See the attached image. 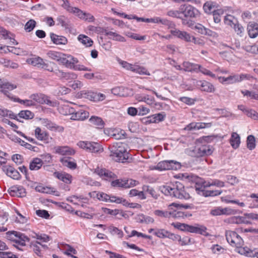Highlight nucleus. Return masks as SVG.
Wrapping results in <instances>:
<instances>
[{"instance_id":"obj_1","label":"nucleus","mask_w":258,"mask_h":258,"mask_svg":"<svg viewBox=\"0 0 258 258\" xmlns=\"http://www.w3.org/2000/svg\"><path fill=\"white\" fill-rule=\"evenodd\" d=\"M161 191L166 196H170L179 199H187L189 197V194L184 190L183 184L178 181L170 185H164Z\"/></svg>"},{"instance_id":"obj_2","label":"nucleus","mask_w":258,"mask_h":258,"mask_svg":"<svg viewBox=\"0 0 258 258\" xmlns=\"http://www.w3.org/2000/svg\"><path fill=\"white\" fill-rule=\"evenodd\" d=\"M110 156L116 162L124 163L128 158V153L122 143H116L111 148Z\"/></svg>"},{"instance_id":"obj_3","label":"nucleus","mask_w":258,"mask_h":258,"mask_svg":"<svg viewBox=\"0 0 258 258\" xmlns=\"http://www.w3.org/2000/svg\"><path fill=\"white\" fill-rule=\"evenodd\" d=\"M225 236L227 242L232 246L240 248L244 244L243 239L235 231H226Z\"/></svg>"},{"instance_id":"obj_4","label":"nucleus","mask_w":258,"mask_h":258,"mask_svg":"<svg viewBox=\"0 0 258 258\" xmlns=\"http://www.w3.org/2000/svg\"><path fill=\"white\" fill-rule=\"evenodd\" d=\"M172 225L175 227H176L182 231H186L191 233H199L203 235L205 234L207 230V228L204 226H195L179 223H176V224L173 223Z\"/></svg>"},{"instance_id":"obj_5","label":"nucleus","mask_w":258,"mask_h":258,"mask_svg":"<svg viewBox=\"0 0 258 258\" xmlns=\"http://www.w3.org/2000/svg\"><path fill=\"white\" fill-rule=\"evenodd\" d=\"M181 16H184L183 19L190 20L191 18H196L199 16V11L192 6L188 4H184L180 6Z\"/></svg>"},{"instance_id":"obj_6","label":"nucleus","mask_w":258,"mask_h":258,"mask_svg":"<svg viewBox=\"0 0 258 258\" xmlns=\"http://www.w3.org/2000/svg\"><path fill=\"white\" fill-rule=\"evenodd\" d=\"M181 165L179 162L174 160H165L159 162L155 169L162 171L166 170H177L180 169Z\"/></svg>"},{"instance_id":"obj_7","label":"nucleus","mask_w":258,"mask_h":258,"mask_svg":"<svg viewBox=\"0 0 258 258\" xmlns=\"http://www.w3.org/2000/svg\"><path fill=\"white\" fill-rule=\"evenodd\" d=\"M206 184H207V183L205 181L203 182L201 185H200L198 183H196L195 188L198 194L202 195L205 197H214L221 194L222 192L221 190H205V188L208 187L205 186Z\"/></svg>"},{"instance_id":"obj_8","label":"nucleus","mask_w":258,"mask_h":258,"mask_svg":"<svg viewBox=\"0 0 258 258\" xmlns=\"http://www.w3.org/2000/svg\"><path fill=\"white\" fill-rule=\"evenodd\" d=\"M78 145L81 148L92 153H101L103 151L102 146L96 142L81 141L78 143Z\"/></svg>"},{"instance_id":"obj_9","label":"nucleus","mask_w":258,"mask_h":258,"mask_svg":"<svg viewBox=\"0 0 258 258\" xmlns=\"http://www.w3.org/2000/svg\"><path fill=\"white\" fill-rule=\"evenodd\" d=\"M212 153V148L210 146L204 145L195 147L191 151V155L199 157L210 155Z\"/></svg>"},{"instance_id":"obj_10","label":"nucleus","mask_w":258,"mask_h":258,"mask_svg":"<svg viewBox=\"0 0 258 258\" xmlns=\"http://www.w3.org/2000/svg\"><path fill=\"white\" fill-rule=\"evenodd\" d=\"M167 15L169 17L177 18L179 19H181L182 20V23L183 25H186L188 27H191L194 25V22L191 20L183 19V18L181 16V10L179 9V11L175 10H170L169 11Z\"/></svg>"},{"instance_id":"obj_11","label":"nucleus","mask_w":258,"mask_h":258,"mask_svg":"<svg viewBox=\"0 0 258 258\" xmlns=\"http://www.w3.org/2000/svg\"><path fill=\"white\" fill-rule=\"evenodd\" d=\"M17 88V85L12 84L4 79H2L0 91L11 99L12 96L9 91L13 90Z\"/></svg>"},{"instance_id":"obj_12","label":"nucleus","mask_w":258,"mask_h":258,"mask_svg":"<svg viewBox=\"0 0 258 258\" xmlns=\"http://www.w3.org/2000/svg\"><path fill=\"white\" fill-rule=\"evenodd\" d=\"M69 112L71 114V119L72 120H84L88 118L89 115L88 111L82 109L73 112V109L70 108Z\"/></svg>"},{"instance_id":"obj_13","label":"nucleus","mask_w":258,"mask_h":258,"mask_svg":"<svg viewBox=\"0 0 258 258\" xmlns=\"http://www.w3.org/2000/svg\"><path fill=\"white\" fill-rule=\"evenodd\" d=\"M197 85L202 91L213 93L215 90V88L212 83L205 80L197 81Z\"/></svg>"},{"instance_id":"obj_14","label":"nucleus","mask_w":258,"mask_h":258,"mask_svg":"<svg viewBox=\"0 0 258 258\" xmlns=\"http://www.w3.org/2000/svg\"><path fill=\"white\" fill-rule=\"evenodd\" d=\"M95 172L105 180L117 178L116 174L106 169L97 168L95 169Z\"/></svg>"},{"instance_id":"obj_15","label":"nucleus","mask_w":258,"mask_h":258,"mask_svg":"<svg viewBox=\"0 0 258 258\" xmlns=\"http://www.w3.org/2000/svg\"><path fill=\"white\" fill-rule=\"evenodd\" d=\"M30 99L35 102L39 103L40 104H50L51 101L48 99L47 97L43 94H33L30 96Z\"/></svg>"},{"instance_id":"obj_16","label":"nucleus","mask_w":258,"mask_h":258,"mask_svg":"<svg viewBox=\"0 0 258 258\" xmlns=\"http://www.w3.org/2000/svg\"><path fill=\"white\" fill-rule=\"evenodd\" d=\"M178 206H179V204L173 203L169 205L166 211L157 210L154 211V214L160 217L170 218L171 214V210L173 209V207H177Z\"/></svg>"},{"instance_id":"obj_17","label":"nucleus","mask_w":258,"mask_h":258,"mask_svg":"<svg viewBox=\"0 0 258 258\" xmlns=\"http://www.w3.org/2000/svg\"><path fill=\"white\" fill-rule=\"evenodd\" d=\"M211 126L212 123L211 122H191L184 127V130L192 131L193 130H200L210 127Z\"/></svg>"},{"instance_id":"obj_18","label":"nucleus","mask_w":258,"mask_h":258,"mask_svg":"<svg viewBox=\"0 0 258 258\" xmlns=\"http://www.w3.org/2000/svg\"><path fill=\"white\" fill-rule=\"evenodd\" d=\"M171 33L186 42H191L192 36L185 31H182L178 29L171 30Z\"/></svg>"},{"instance_id":"obj_19","label":"nucleus","mask_w":258,"mask_h":258,"mask_svg":"<svg viewBox=\"0 0 258 258\" xmlns=\"http://www.w3.org/2000/svg\"><path fill=\"white\" fill-rule=\"evenodd\" d=\"M10 194L12 196L23 197L25 196V189L21 185H15L10 187L9 189Z\"/></svg>"},{"instance_id":"obj_20","label":"nucleus","mask_w":258,"mask_h":258,"mask_svg":"<svg viewBox=\"0 0 258 258\" xmlns=\"http://www.w3.org/2000/svg\"><path fill=\"white\" fill-rule=\"evenodd\" d=\"M35 136L36 138L41 141L48 143L49 140V135L45 131L41 130L39 127H37L35 130Z\"/></svg>"},{"instance_id":"obj_21","label":"nucleus","mask_w":258,"mask_h":258,"mask_svg":"<svg viewBox=\"0 0 258 258\" xmlns=\"http://www.w3.org/2000/svg\"><path fill=\"white\" fill-rule=\"evenodd\" d=\"M0 34L3 36L5 39H8L9 40V43L17 45L18 42L14 39V36L13 34L10 32L4 29L3 28L0 27Z\"/></svg>"},{"instance_id":"obj_22","label":"nucleus","mask_w":258,"mask_h":258,"mask_svg":"<svg viewBox=\"0 0 258 258\" xmlns=\"http://www.w3.org/2000/svg\"><path fill=\"white\" fill-rule=\"evenodd\" d=\"M62 164L71 169H75L77 168V163L75 160L71 157H64L60 159Z\"/></svg>"},{"instance_id":"obj_23","label":"nucleus","mask_w":258,"mask_h":258,"mask_svg":"<svg viewBox=\"0 0 258 258\" xmlns=\"http://www.w3.org/2000/svg\"><path fill=\"white\" fill-rule=\"evenodd\" d=\"M55 150L56 153L61 155H72L75 154V151L68 146L56 147Z\"/></svg>"},{"instance_id":"obj_24","label":"nucleus","mask_w":258,"mask_h":258,"mask_svg":"<svg viewBox=\"0 0 258 258\" xmlns=\"http://www.w3.org/2000/svg\"><path fill=\"white\" fill-rule=\"evenodd\" d=\"M55 74L60 79L66 80L77 78V75L74 73H66L60 70H56Z\"/></svg>"},{"instance_id":"obj_25","label":"nucleus","mask_w":258,"mask_h":258,"mask_svg":"<svg viewBox=\"0 0 258 258\" xmlns=\"http://www.w3.org/2000/svg\"><path fill=\"white\" fill-rule=\"evenodd\" d=\"M248 33L250 37L255 38L258 35V24L250 22L247 25Z\"/></svg>"},{"instance_id":"obj_26","label":"nucleus","mask_w":258,"mask_h":258,"mask_svg":"<svg viewBox=\"0 0 258 258\" xmlns=\"http://www.w3.org/2000/svg\"><path fill=\"white\" fill-rule=\"evenodd\" d=\"M50 38L53 43L56 45H65L68 42L67 39L62 36H59L54 33H50Z\"/></svg>"},{"instance_id":"obj_27","label":"nucleus","mask_w":258,"mask_h":258,"mask_svg":"<svg viewBox=\"0 0 258 258\" xmlns=\"http://www.w3.org/2000/svg\"><path fill=\"white\" fill-rule=\"evenodd\" d=\"M136 98L139 102H145L149 105L156 104L154 98L153 97H150L149 95L144 96L141 95H137Z\"/></svg>"},{"instance_id":"obj_28","label":"nucleus","mask_w":258,"mask_h":258,"mask_svg":"<svg viewBox=\"0 0 258 258\" xmlns=\"http://www.w3.org/2000/svg\"><path fill=\"white\" fill-rule=\"evenodd\" d=\"M229 222L232 224H250L251 222L246 219L245 216H233L229 218Z\"/></svg>"},{"instance_id":"obj_29","label":"nucleus","mask_w":258,"mask_h":258,"mask_svg":"<svg viewBox=\"0 0 258 258\" xmlns=\"http://www.w3.org/2000/svg\"><path fill=\"white\" fill-rule=\"evenodd\" d=\"M183 70L186 72H196L198 71L201 65L196 63H191L188 61H184L182 63Z\"/></svg>"},{"instance_id":"obj_30","label":"nucleus","mask_w":258,"mask_h":258,"mask_svg":"<svg viewBox=\"0 0 258 258\" xmlns=\"http://www.w3.org/2000/svg\"><path fill=\"white\" fill-rule=\"evenodd\" d=\"M79 96L82 98L89 99L91 101H95L97 99L96 93L91 91L83 90L79 93Z\"/></svg>"},{"instance_id":"obj_31","label":"nucleus","mask_w":258,"mask_h":258,"mask_svg":"<svg viewBox=\"0 0 258 258\" xmlns=\"http://www.w3.org/2000/svg\"><path fill=\"white\" fill-rule=\"evenodd\" d=\"M90 123L98 128L102 129L104 126V122L101 117L92 116L89 120Z\"/></svg>"},{"instance_id":"obj_32","label":"nucleus","mask_w":258,"mask_h":258,"mask_svg":"<svg viewBox=\"0 0 258 258\" xmlns=\"http://www.w3.org/2000/svg\"><path fill=\"white\" fill-rule=\"evenodd\" d=\"M217 8V5L215 2L208 1L206 2L203 6L204 12L208 14L213 13V11H216L215 8Z\"/></svg>"},{"instance_id":"obj_33","label":"nucleus","mask_w":258,"mask_h":258,"mask_svg":"<svg viewBox=\"0 0 258 258\" xmlns=\"http://www.w3.org/2000/svg\"><path fill=\"white\" fill-rule=\"evenodd\" d=\"M230 143L232 148L235 149L239 147L240 143V138L237 133L235 132L232 133L230 139Z\"/></svg>"},{"instance_id":"obj_34","label":"nucleus","mask_w":258,"mask_h":258,"mask_svg":"<svg viewBox=\"0 0 258 258\" xmlns=\"http://www.w3.org/2000/svg\"><path fill=\"white\" fill-rule=\"evenodd\" d=\"M16 234H17V238L15 241L16 243L21 246H25L26 245V242H29L30 241L29 238L23 233L18 232V233Z\"/></svg>"},{"instance_id":"obj_35","label":"nucleus","mask_w":258,"mask_h":258,"mask_svg":"<svg viewBox=\"0 0 258 258\" xmlns=\"http://www.w3.org/2000/svg\"><path fill=\"white\" fill-rule=\"evenodd\" d=\"M42 160L38 158H35L30 163L29 169L31 170H38L42 167Z\"/></svg>"},{"instance_id":"obj_36","label":"nucleus","mask_w":258,"mask_h":258,"mask_svg":"<svg viewBox=\"0 0 258 258\" xmlns=\"http://www.w3.org/2000/svg\"><path fill=\"white\" fill-rule=\"evenodd\" d=\"M127 90H128L127 88L123 87H116L112 89L111 92L115 95L125 97L128 95V94L125 92Z\"/></svg>"},{"instance_id":"obj_37","label":"nucleus","mask_w":258,"mask_h":258,"mask_svg":"<svg viewBox=\"0 0 258 258\" xmlns=\"http://www.w3.org/2000/svg\"><path fill=\"white\" fill-rule=\"evenodd\" d=\"M105 35L108 36L109 39H111L120 42H124L125 41L124 38L123 37L115 32L111 31L105 30Z\"/></svg>"},{"instance_id":"obj_38","label":"nucleus","mask_w":258,"mask_h":258,"mask_svg":"<svg viewBox=\"0 0 258 258\" xmlns=\"http://www.w3.org/2000/svg\"><path fill=\"white\" fill-rule=\"evenodd\" d=\"M179 207H180V206L179 204V206H178L177 207H173V209L171 210V218H180L187 216V215L185 214L184 212L180 210V209L179 208Z\"/></svg>"},{"instance_id":"obj_39","label":"nucleus","mask_w":258,"mask_h":258,"mask_svg":"<svg viewBox=\"0 0 258 258\" xmlns=\"http://www.w3.org/2000/svg\"><path fill=\"white\" fill-rule=\"evenodd\" d=\"M29 62L34 66H37L42 68H45L47 64L44 62L43 59L40 57H35L30 58Z\"/></svg>"},{"instance_id":"obj_40","label":"nucleus","mask_w":258,"mask_h":258,"mask_svg":"<svg viewBox=\"0 0 258 258\" xmlns=\"http://www.w3.org/2000/svg\"><path fill=\"white\" fill-rule=\"evenodd\" d=\"M6 173L8 176L14 179L18 180L21 177L19 172L12 166H9L7 168Z\"/></svg>"},{"instance_id":"obj_41","label":"nucleus","mask_w":258,"mask_h":258,"mask_svg":"<svg viewBox=\"0 0 258 258\" xmlns=\"http://www.w3.org/2000/svg\"><path fill=\"white\" fill-rule=\"evenodd\" d=\"M47 54L49 57L53 60H56L59 63L60 62L63 56H65L64 54L53 51H49L47 52Z\"/></svg>"},{"instance_id":"obj_42","label":"nucleus","mask_w":258,"mask_h":258,"mask_svg":"<svg viewBox=\"0 0 258 258\" xmlns=\"http://www.w3.org/2000/svg\"><path fill=\"white\" fill-rule=\"evenodd\" d=\"M78 39L81 43L87 47L92 46L93 43L90 38L83 34L79 35L78 37Z\"/></svg>"},{"instance_id":"obj_43","label":"nucleus","mask_w":258,"mask_h":258,"mask_svg":"<svg viewBox=\"0 0 258 258\" xmlns=\"http://www.w3.org/2000/svg\"><path fill=\"white\" fill-rule=\"evenodd\" d=\"M56 177L60 180L66 183H71L72 176L69 174L65 173L55 172Z\"/></svg>"},{"instance_id":"obj_44","label":"nucleus","mask_w":258,"mask_h":258,"mask_svg":"<svg viewBox=\"0 0 258 258\" xmlns=\"http://www.w3.org/2000/svg\"><path fill=\"white\" fill-rule=\"evenodd\" d=\"M115 196L108 195L104 192H99L97 194V198L100 201L106 202H110L113 203L114 201H112V198H115Z\"/></svg>"},{"instance_id":"obj_45","label":"nucleus","mask_w":258,"mask_h":258,"mask_svg":"<svg viewBox=\"0 0 258 258\" xmlns=\"http://www.w3.org/2000/svg\"><path fill=\"white\" fill-rule=\"evenodd\" d=\"M0 115L2 116H8L12 119L17 118V115L12 111L7 110L1 106H0Z\"/></svg>"},{"instance_id":"obj_46","label":"nucleus","mask_w":258,"mask_h":258,"mask_svg":"<svg viewBox=\"0 0 258 258\" xmlns=\"http://www.w3.org/2000/svg\"><path fill=\"white\" fill-rule=\"evenodd\" d=\"M11 99L14 100L15 102H19L22 104H23L27 106H31L35 105V103L33 100L30 99L22 100L19 98H14L12 97Z\"/></svg>"},{"instance_id":"obj_47","label":"nucleus","mask_w":258,"mask_h":258,"mask_svg":"<svg viewBox=\"0 0 258 258\" xmlns=\"http://www.w3.org/2000/svg\"><path fill=\"white\" fill-rule=\"evenodd\" d=\"M143 190L145 192L150 194L153 198L156 199L158 198V195L154 189L147 185H144L142 187Z\"/></svg>"},{"instance_id":"obj_48","label":"nucleus","mask_w":258,"mask_h":258,"mask_svg":"<svg viewBox=\"0 0 258 258\" xmlns=\"http://www.w3.org/2000/svg\"><path fill=\"white\" fill-rule=\"evenodd\" d=\"M237 22V20L230 15H227L224 18V23L227 25L233 27L234 25Z\"/></svg>"},{"instance_id":"obj_49","label":"nucleus","mask_w":258,"mask_h":258,"mask_svg":"<svg viewBox=\"0 0 258 258\" xmlns=\"http://www.w3.org/2000/svg\"><path fill=\"white\" fill-rule=\"evenodd\" d=\"M247 147L250 150H252L255 147V138L252 135H249L247 138Z\"/></svg>"},{"instance_id":"obj_50","label":"nucleus","mask_w":258,"mask_h":258,"mask_svg":"<svg viewBox=\"0 0 258 258\" xmlns=\"http://www.w3.org/2000/svg\"><path fill=\"white\" fill-rule=\"evenodd\" d=\"M36 25V21L33 19H30L26 23L24 29L26 32H30L34 29Z\"/></svg>"},{"instance_id":"obj_51","label":"nucleus","mask_w":258,"mask_h":258,"mask_svg":"<svg viewBox=\"0 0 258 258\" xmlns=\"http://www.w3.org/2000/svg\"><path fill=\"white\" fill-rule=\"evenodd\" d=\"M18 115L20 118L26 119H31L34 117V114L29 110H22L19 112Z\"/></svg>"},{"instance_id":"obj_52","label":"nucleus","mask_w":258,"mask_h":258,"mask_svg":"<svg viewBox=\"0 0 258 258\" xmlns=\"http://www.w3.org/2000/svg\"><path fill=\"white\" fill-rule=\"evenodd\" d=\"M206 186H215L218 187H223L225 186V182L223 181L220 180L219 179H213L212 180L211 182H208Z\"/></svg>"},{"instance_id":"obj_53","label":"nucleus","mask_w":258,"mask_h":258,"mask_svg":"<svg viewBox=\"0 0 258 258\" xmlns=\"http://www.w3.org/2000/svg\"><path fill=\"white\" fill-rule=\"evenodd\" d=\"M224 14V11L222 9H217L213 11V19L216 23H219L221 21V16Z\"/></svg>"},{"instance_id":"obj_54","label":"nucleus","mask_w":258,"mask_h":258,"mask_svg":"<svg viewBox=\"0 0 258 258\" xmlns=\"http://www.w3.org/2000/svg\"><path fill=\"white\" fill-rule=\"evenodd\" d=\"M35 189L38 192L46 194H51L54 191L52 188L47 186H44L41 185H37L35 187Z\"/></svg>"},{"instance_id":"obj_55","label":"nucleus","mask_w":258,"mask_h":258,"mask_svg":"<svg viewBox=\"0 0 258 258\" xmlns=\"http://www.w3.org/2000/svg\"><path fill=\"white\" fill-rule=\"evenodd\" d=\"M195 29L197 30L198 32L204 35H210L211 31L206 28L204 26L200 24H198L195 27Z\"/></svg>"},{"instance_id":"obj_56","label":"nucleus","mask_w":258,"mask_h":258,"mask_svg":"<svg viewBox=\"0 0 258 258\" xmlns=\"http://www.w3.org/2000/svg\"><path fill=\"white\" fill-rule=\"evenodd\" d=\"M108 229L111 234H116L119 238H121L123 235V232L121 230L117 228V227H114L113 226H110L108 227Z\"/></svg>"},{"instance_id":"obj_57","label":"nucleus","mask_w":258,"mask_h":258,"mask_svg":"<svg viewBox=\"0 0 258 258\" xmlns=\"http://www.w3.org/2000/svg\"><path fill=\"white\" fill-rule=\"evenodd\" d=\"M125 179H118L113 180L111 182V185L114 187H119L125 188Z\"/></svg>"},{"instance_id":"obj_58","label":"nucleus","mask_w":258,"mask_h":258,"mask_svg":"<svg viewBox=\"0 0 258 258\" xmlns=\"http://www.w3.org/2000/svg\"><path fill=\"white\" fill-rule=\"evenodd\" d=\"M69 86L74 90L80 89L83 86V83L79 80L69 82Z\"/></svg>"},{"instance_id":"obj_59","label":"nucleus","mask_w":258,"mask_h":258,"mask_svg":"<svg viewBox=\"0 0 258 258\" xmlns=\"http://www.w3.org/2000/svg\"><path fill=\"white\" fill-rule=\"evenodd\" d=\"M239 250V252L241 254L245 255L246 256L251 257L254 256V253L253 251L250 250L249 248L245 247H240Z\"/></svg>"},{"instance_id":"obj_60","label":"nucleus","mask_w":258,"mask_h":258,"mask_svg":"<svg viewBox=\"0 0 258 258\" xmlns=\"http://www.w3.org/2000/svg\"><path fill=\"white\" fill-rule=\"evenodd\" d=\"M34 235H33L32 237L33 238H36L38 240L42 241V242H48L50 240V237L46 234H38L37 233H34Z\"/></svg>"},{"instance_id":"obj_61","label":"nucleus","mask_w":258,"mask_h":258,"mask_svg":"<svg viewBox=\"0 0 258 258\" xmlns=\"http://www.w3.org/2000/svg\"><path fill=\"white\" fill-rule=\"evenodd\" d=\"M226 179L227 182L231 185H235L239 182V179L236 176L231 175H227Z\"/></svg>"},{"instance_id":"obj_62","label":"nucleus","mask_w":258,"mask_h":258,"mask_svg":"<svg viewBox=\"0 0 258 258\" xmlns=\"http://www.w3.org/2000/svg\"><path fill=\"white\" fill-rule=\"evenodd\" d=\"M168 233V231L162 229L156 230V231H155L154 234L155 235L160 238H167Z\"/></svg>"},{"instance_id":"obj_63","label":"nucleus","mask_w":258,"mask_h":258,"mask_svg":"<svg viewBox=\"0 0 258 258\" xmlns=\"http://www.w3.org/2000/svg\"><path fill=\"white\" fill-rule=\"evenodd\" d=\"M135 73L140 75H150V73L145 67L139 65H137Z\"/></svg>"},{"instance_id":"obj_64","label":"nucleus","mask_w":258,"mask_h":258,"mask_svg":"<svg viewBox=\"0 0 258 258\" xmlns=\"http://www.w3.org/2000/svg\"><path fill=\"white\" fill-rule=\"evenodd\" d=\"M241 93L244 96H249L252 99L258 100V94H256L253 92H250L247 90L241 91Z\"/></svg>"}]
</instances>
